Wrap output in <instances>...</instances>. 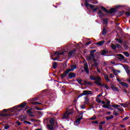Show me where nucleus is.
<instances>
[{
    "label": "nucleus",
    "instance_id": "obj_28",
    "mask_svg": "<svg viewBox=\"0 0 130 130\" xmlns=\"http://www.w3.org/2000/svg\"><path fill=\"white\" fill-rule=\"evenodd\" d=\"M85 106H86V104L81 105L80 108H81V109H85V108H86Z\"/></svg>",
    "mask_w": 130,
    "mask_h": 130
},
{
    "label": "nucleus",
    "instance_id": "obj_64",
    "mask_svg": "<svg viewBox=\"0 0 130 130\" xmlns=\"http://www.w3.org/2000/svg\"><path fill=\"white\" fill-rule=\"evenodd\" d=\"M128 81L129 82V83H130V79L128 80Z\"/></svg>",
    "mask_w": 130,
    "mask_h": 130
},
{
    "label": "nucleus",
    "instance_id": "obj_24",
    "mask_svg": "<svg viewBox=\"0 0 130 130\" xmlns=\"http://www.w3.org/2000/svg\"><path fill=\"white\" fill-rule=\"evenodd\" d=\"M114 116L113 115L110 116L109 117H106V119L107 120H109L110 119H112L113 118Z\"/></svg>",
    "mask_w": 130,
    "mask_h": 130
},
{
    "label": "nucleus",
    "instance_id": "obj_56",
    "mask_svg": "<svg viewBox=\"0 0 130 130\" xmlns=\"http://www.w3.org/2000/svg\"><path fill=\"white\" fill-rule=\"evenodd\" d=\"M110 78H113V76H112V74H110Z\"/></svg>",
    "mask_w": 130,
    "mask_h": 130
},
{
    "label": "nucleus",
    "instance_id": "obj_6",
    "mask_svg": "<svg viewBox=\"0 0 130 130\" xmlns=\"http://www.w3.org/2000/svg\"><path fill=\"white\" fill-rule=\"evenodd\" d=\"M92 94V91L90 90H84L83 93L79 94V97H82V96H85L86 95H90Z\"/></svg>",
    "mask_w": 130,
    "mask_h": 130
},
{
    "label": "nucleus",
    "instance_id": "obj_43",
    "mask_svg": "<svg viewBox=\"0 0 130 130\" xmlns=\"http://www.w3.org/2000/svg\"><path fill=\"white\" fill-rule=\"evenodd\" d=\"M84 84H85V85H91V83H88V82H87V81H85L84 82Z\"/></svg>",
    "mask_w": 130,
    "mask_h": 130
},
{
    "label": "nucleus",
    "instance_id": "obj_9",
    "mask_svg": "<svg viewBox=\"0 0 130 130\" xmlns=\"http://www.w3.org/2000/svg\"><path fill=\"white\" fill-rule=\"evenodd\" d=\"M124 70H125L127 75H128V76H129V77H130V71H129V67H128V66H125L124 68Z\"/></svg>",
    "mask_w": 130,
    "mask_h": 130
},
{
    "label": "nucleus",
    "instance_id": "obj_61",
    "mask_svg": "<svg viewBox=\"0 0 130 130\" xmlns=\"http://www.w3.org/2000/svg\"><path fill=\"white\" fill-rule=\"evenodd\" d=\"M117 80L118 82H120V80L118 79V78H117Z\"/></svg>",
    "mask_w": 130,
    "mask_h": 130
},
{
    "label": "nucleus",
    "instance_id": "obj_63",
    "mask_svg": "<svg viewBox=\"0 0 130 130\" xmlns=\"http://www.w3.org/2000/svg\"><path fill=\"white\" fill-rule=\"evenodd\" d=\"M35 130H41V129H35Z\"/></svg>",
    "mask_w": 130,
    "mask_h": 130
},
{
    "label": "nucleus",
    "instance_id": "obj_10",
    "mask_svg": "<svg viewBox=\"0 0 130 130\" xmlns=\"http://www.w3.org/2000/svg\"><path fill=\"white\" fill-rule=\"evenodd\" d=\"M75 53H76V50H73L69 53L68 55L69 57H71V56H74V55H75Z\"/></svg>",
    "mask_w": 130,
    "mask_h": 130
},
{
    "label": "nucleus",
    "instance_id": "obj_48",
    "mask_svg": "<svg viewBox=\"0 0 130 130\" xmlns=\"http://www.w3.org/2000/svg\"><path fill=\"white\" fill-rule=\"evenodd\" d=\"M126 119H128V117H125L123 119V120H126Z\"/></svg>",
    "mask_w": 130,
    "mask_h": 130
},
{
    "label": "nucleus",
    "instance_id": "obj_52",
    "mask_svg": "<svg viewBox=\"0 0 130 130\" xmlns=\"http://www.w3.org/2000/svg\"><path fill=\"white\" fill-rule=\"evenodd\" d=\"M92 123H96V124H98V121H93V122H92Z\"/></svg>",
    "mask_w": 130,
    "mask_h": 130
},
{
    "label": "nucleus",
    "instance_id": "obj_62",
    "mask_svg": "<svg viewBox=\"0 0 130 130\" xmlns=\"http://www.w3.org/2000/svg\"><path fill=\"white\" fill-rule=\"evenodd\" d=\"M6 110H7L4 109V110H3V111H6Z\"/></svg>",
    "mask_w": 130,
    "mask_h": 130
},
{
    "label": "nucleus",
    "instance_id": "obj_53",
    "mask_svg": "<svg viewBox=\"0 0 130 130\" xmlns=\"http://www.w3.org/2000/svg\"><path fill=\"white\" fill-rule=\"evenodd\" d=\"M100 103H101L102 104H104H104H105V102L101 101V102Z\"/></svg>",
    "mask_w": 130,
    "mask_h": 130
},
{
    "label": "nucleus",
    "instance_id": "obj_1",
    "mask_svg": "<svg viewBox=\"0 0 130 130\" xmlns=\"http://www.w3.org/2000/svg\"><path fill=\"white\" fill-rule=\"evenodd\" d=\"M90 80H95V81L94 82V84H96L98 86H99L100 87L102 86V83H101L102 79H101V77H100L99 76H90Z\"/></svg>",
    "mask_w": 130,
    "mask_h": 130
},
{
    "label": "nucleus",
    "instance_id": "obj_12",
    "mask_svg": "<svg viewBox=\"0 0 130 130\" xmlns=\"http://www.w3.org/2000/svg\"><path fill=\"white\" fill-rule=\"evenodd\" d=\"M84 104H89L90 103V100L88 99V97L85 96L84 98Z\"/></svg>",
    "mask_w": 130,
    "mask_h": 130
},
{
    "label": "nucleus",
    "instance_id": "obj_45",
    "mask_svg": "<svg viewBox=\"0 0 130 130\" xmlns=\"http://www.w3.org/2000/svg\"><path fill=\"white\" fill-rule=\"evenodd\" d=\"M116 47H118V48H120V46L118 44H117L116 45Z\"/></svg>",
    "mask_w": 130,
    "mask_h": 130
},
{
    "label": "nucleus",
    "instance_id": "obj_16",
    "mask_svg": "<svg viewBox=\"0 0 130 130\" xmlns=\"http://www.w3.org/2000/svg\"><path fill=\"white\" fill-rule=\"evenodd\" d=\"M112 107H114V108H117L118 110L121 111V109L118 108L119 107H120V106L118 105H114L112 106Z\"/></svg>",
    "mask_w": 130,
    "mask_h": 130
},
{
    "label": "nucleus",
    "instance_id": "obj_19",
    "mask_svg": "<svg viewBox=\"0 0 130 130\" xmlns=\"http://www.w3.org/2000/svg\"><path fill=\"white\" fill-rule=\"evenodd\" d=\"M120 84H121L122 86H124V87H126L127 88L128 87V84L124 82H120Z\"/></svg>",
    "mask_w": 130,
    "mask_h": 130
},
{
    "label": "nucleus",
    "instance_id": "obj_39",
    "mask_svg": "<svg viewBox=\"0 0 130 130\" xmlns=\"http://www.w3.org/2000/svg\"><path fill=\"white\" fill-rule=\"evenodd\" d=\"M103 35H105V34H106V29L105 28H104L103 30Z\"/></svg>",
    "mask_w": 130,
    "mask_h": 130
},
{
    "label": "nucleus",
    "instance_id": "obj_5",
    "mask_svg": "<svg viewBox=\"0 0 130 130\" xmlns=\"http://www.w3.org/2000/svg\"><path fill=\"white\" fill-rule=\"evenodd\" d=\"M73 114V111L71 110H69L65 112V113L63 114L62 118L63 119L66 118H68L70 114Z\"/></svg>",
    "mask_w": 130,
    "mask_h": 130
},
{
    "label": "nucleus",
    "instance_id": "obj_30",
    "mask_svg": "<svg viewBox=\"0 0 130 130\" xmlns=\"http://www.w3.org/2000/svg\"><path fill=\"white\" fill-rule=\"evenodd\" d=\"M118 56H119V58H120V59H124V56H123L121 54H118Z\"/></svg>",
    "mask_w": 130,
    "mask_h": 130
},
{
    "label": "nucleus",
    "instance_id": "obj_40",
    "mask_svg": "<svg viewBox=\"0 0 130 130\" xmlns=\"http://www.w3.org/2000/svg\"><path fill=\"white\" fill-rule=\"evenodd\" d=\"M27 113H28V114H31V113H32V112H31V110H28L27 111H26Z\"/></svg>",
    "mask_w": 130,
    "mask_h": 130
},
{
    "label": "nucleus",
    "instance_id": "obj_35",
    "mask_svg": "<svg viewBox=\"0 0 130 130\" xmlns=\"http://www.w3.org/2000/svg\"><path fill=\"white\" fill-rule=\"evenodd\" d=\"M124 55H125V56H126L127 57H128V56H129V54H128V52H124Z\"/></svg>",
    "mask_w": 130,
    "mask_h": 130
},
{
    "label": "nucleus",
    "instance_id": "obj_34",
    "mask_svg": "<svg viewBox=\"0 0 130 130\" xmlns=\"http://www.w3.org/2000/svg\"><path fill=\"white\" fill-rule=\"evenodd\" d=\"M96 102H98V103H101V100H100L99 98H97L96 99Z\"/></svg>",
    "mask_w": 130,
    "mask_h": 130
},
{
    "label": "nucleus",
    "instance_id": "obj_2",
    "mask_svg": "<svg viewBox=\"0 0 130 130\" xmlns=\"http://www.w3.org/2000/svg\"><path fill=\"white\" fill-rule=\"evenodd\" d=\"M67 52V51H64L62 52H55L54 54L53 55L52 57V59L53 60H57V58H58V57H59L60 55H63V54H64V53ZM57 57V58H53V57Z\"/></svg>",
    "mask_w": 130,
    "mask_h": 130
},
{
    "label": "nucleus",
    "instance_id": "obj_57",
    "mask_svg": "<svg viewBox=\"0 0 130 130\" xmlns=\"http://www.w3.org/2000/svg\"><path fill=\"white\" fill-rule=\"evenodd\" d=\"M127 106V105H123V107H126Z\"/></svg>",
    "mask_w": 130,
    "mask_h": 130
},
{
    "label": "nucleus",
    "instance_id": "obj_17",
    "mask_svg": "<svg viewBox=\"0 0 130 130\" xmlns=\"http://www.w3.org/2000/svg\"><path fill=\"white\" fill-rule=\"evenodd\" d=\"M98 15L99 17H103V16H104V13H102V12H101V11H99V12L98 13Z\"/></svg>",
    "mask_w": 130,
    "mask_h": 130
},
{
    "label": "nucleus",
    "instance_id": "obj_58",
    "mask_svg": "<svg viewBox=\"0 0 130 130\" xmlns=\"http://www.w3.org/2000/svg\"><path fill=\"white\" fill-rule=\"evenodd\" d=\"M111 63H112V64H114V63H115L114 62V61H111Z\"/></svg>",
    "mask_w": 130,
    "mask_h": 130
},
{
    "label": "nucleus",
    "instance_id": "obj_18",
    "mask_svg": "<svg viewBox=\"0 0 130 130\" xmlns=\"http://www.w3.org/2000/svg\"><path fill=\"white\" fill-rule=\"evenodd\" d=\"M107 53H108V51H107V50H102V54L103 55H105V54H107Z\"/></svg>",
    "mask_w": 130,
    "mask_h": 130
},
{
    "label": "nucleus",
    "instance_id": "obj_46",
    "mask_svg": "<svg viewBox=\"0 0 130 130\" xmlns=\"http://www.w3.org/2000/svg\"><path fill=\"white\" fill-rule=\"evenodd\" d=\"M105 123H106L105 121H102L100 123V124H104Z\"/></svg>",
    "mask_w": 130,
    "mask_h": 130
},
{
    "label": "nucleus",
    "instance_id": "obj_54",
    "mask_svg": "<svg viewBox=\"0 0 130 130\" xmlns=\"http://www.w3.org/2000/svg\"><path fill=\"white\" fill-rule=\"evenodd\" d=\"M121 7H122V6H120V5H118V6H117L116 7V8H121Z\"/></svg>",
    "mask_w": 130,
    "mask_h": 130
},
{
    "label": "nucleus",
    "instance_id": "obj_44",
    "mask_svg": "<svg viewBox=\"0 0 130 130\" xmlns=\"http://www.w3.org/2000/svg\"><path fill=\"white\" fill-rule=\"evenodd\" d=\"M98 9H99V8H95L94 9H93V12H96L97 11V10H98Z\"/></svg>",
    "mask_w": 130,
    "mask_h": 130
},
{
    "label": "nucleus",
    "instance_id": "obj_31",
    "mask_svg": "<svg viewBox=\"0 0 130 130\" xmlns=\"http://www.w3.org/2000/svg\"><path fill=\"white\" fill-rule=\"evenodd\" d=\"M114 12H115V9L114 8H112L110 9V14L112 13H114Z\"/></svg>",
    "mask_w": 130,
    "mask_h": 130
},
{
    "label": "nucleus",
    "instance_id": "obj_11",
    "mask_svg": "<svg viewBox=\"0 0 130 130\" xmlns=\"http://www.w3.org/2000/svg\"><path fill=\"white\" fill-rule=\"evenodd\" d=\"M68 77L69 78H70V79H72V78H75L76 77V74L74 73H70L69 75H68Z\"/></svg>",
    "mask_w": 130,
    "mask_h": 130
},
{
    "label": "nucleus",
    "instance_id": "obj_26",
    "mask_svg": "<svg viewBox=\"0 0 130 130\" xmlns=\"http://www.w3.org/2000/svg\"><path fill=\"white\" fill-rule=\"evenodd\" d=\"M47 127L49 129H53V125H47Z\"/></svg>",
    "mask_w": 130,
    "mask_h": 130
},
{
    "label": "nucleus",
    "instance_id": "obj_7",
    "mask_svg": "<svg viewBox=\"0 0 130 130\" xmlns=\"http://www.w3.org/2000/svg\"><path fill=\"white\" fill-rule=\"evenodd\" d=\"M82 118L83 113H81L79 114L78 118L75 122V125H79V124H80V121H81V119H82Z\"/></svg>",
    "mask_w": 130,
    "mask_h": 130
},
{
    "label": "nucleus",
    "instance_id": "obj_15",
    "mask_svg": "<svg viewBox=\"0 0 130 130\" xmlns=\"http://www.w3.org/2000/svg\"><path fill=\"white\" fill-rule=\"evenodd\" d=\"M104 42H105V41H101V42L97 43L96 45H99V46H102V45L104 44Z\"/></svg>",
    "mask_w": 130,
    "mask_h": 130
},
{
    "label": "nucleus",
    "instance_id": "obj_20",
    "mask_svg": "<svg viewBox=\"0 0 130 130\" xmlns=\"http://www.w3.org/2000/svg\"><path fill=\"white\" fill-rule=\"evenodd\" d=\"M104 76V78L107 82H109L110 81L109 80V79L108 78V76L107 75L105 74Z\"/></svg>",
    "mask_w": 130,
    "mask_h": 130
},
{
    "label": "nucleus",
    "instance_id": "obj_36",
    "mask_svg": "<svg viewBox=\"0 0 130 130\" xmlns=\"http://www.w3.org/2000/svg\"><path fill=\"white\" fill-rule=\"evenodd\" d=\"M90 120H95L96 119V116H93L92 117L90 118Z\"/></svg>",
    "mask_w": 130,
    "mask_h": 130
},
{
    "label": "nucleus",
    "instance_id": "obj_22",
    "mask_svg": "<svg viewBox=\"0 0 130 130\" xmlns=\"http://www.w3.org/2000/svg\"><path fill=\"white\" fill-rule=\"evenodd\" d=\"M50 123L51 125H54V119L52 118L50 120Z\"/></svg>",
    "mask_w": 130,
    "mask_h": 130
},
{
    "label": "nucleus",
    "instance_id": "obj_51",
    "mask_svg": "<svg viewBox=\"0 0 130 130\" xmlns=\"http://www.w3.org/2000/svg\"><path fill=\"white\" fill-rule=\"evenodd\" d=\"M107 104L110 105L109 104H110V101H107Z\"/></svg>",
    "mask_w": 130,
    "mask_h": 130
},
{
    "label": "nucleus",
    "instance_id": "obj_38",
    "mask_svg": "<svg viewBox=\"0 0 130 130\" xmlns=\"http://www.w3.org/2000/svg\"><path fill=\"white\" fill-rule=\"evenodd\" d=\"M111 47L112 48V49H116V46L114 45H112L111 46Z\"/></svg>",
    "mask_w": 130,
    "mask_h": 130
},
{
    "label": "nucleus",
    "instance_id": "obj_49",
    "mask_svg": "<svg viewBox=\"0 0 130 130\" xmlns=\"http://www.w3.org/2000/svg\"><path fill=\"white\" fill-rule=\"evenodd\" d=\"M99 129L100 130H103V129L102 128V125H99Z\"/></svg>",
    "mask_w": 130,
    "mask_h": 130
},
{
    "label": "nucleus",
    "instance_id": "obj_3",
    "mask_svg": "<svg viewBox=\"0 0 130 130\" xmlns=\"http://www.w3.org/2000/svg\"><path fill=\"white\" fill-rule=\"evenodd\" d=\"M96 51L95 50H91L90 51V55L89 56H86V59L88 61L90 60H93V61H96V59H94V52H95Z\"/></svg>",
    "mask_w": 130,
    "mask_h": 130
},
{
    "label": "nucleus",
    "instance_id": "obj_32",
    "mask_svg": "<svg viewBox=\"0 0 130 130\" xmlns=\"http://www.w3.org/2000/svg\"><path fill=\"white\" fill-rule=\"evenodd\" d=\"M77 81L78 82L79 84H80V85H83V83H82L83 80H82V79H78Z\"/></svg>",
    "mask_w": 130,
    "mask_h": 130
},
{
    "label": "nucleus",
    "instance_id": "obj_23",
    "mask_svg": "<svg viewBox=\"0 0 130 130\" xmlns=\"http://www.w3.org/2000/svg\"><path fill=\"white\" fill-rule=\"evenodd\" d=\"M26 106V103H24L18 106V107H21V108H24Z\"/></svg>",
    "mask_w": 130,
    "mask_h": 130
},
{
    "label": "nucleus",
    "instance_id": "obj_60",
    "mask_svg": "<svg viewBox=\"0 0 130 130\" xmlns=\"http://www.w3.org/2000/svg\"><path fill=\"white\" fill-rule=\"evenodd\" d=\"M34 104L36 105V104H40V103H34Z\"/></svg>",
    "mask_w": 130,
    "mask_h": 130
},
{
    "label": "nucleus",
    "instance_id": "obj_25",
    "mask_svg": "<svg viewBox=\"0 0 130 130\" xmlns=\"http://www.w3.org/2000/svg\"><path fill=\"white\" fill-rule=\"evenodd\" d=\"M110 106V105H108V104H106V105L104 104L103 106V107L104 108H109V107Z\"/></svg>",
    "mask_w": 130,
    "mask_h": 130
},
{
    "label": "nucleus",
    "instance_id": "obj_47",
    "mask_svg": "<svg viewBox=\"0 0 130 130\" xmlns=\"http://www.w3.org/2000/svg\"><path fill=\"white\" fill-rule=\"evenodd\" d=\"M125 15L126 16H130V12H126Z\"/></svg>",
    "mask_w": 130,
    "mask_h": 130
},
{
    "label": "nucleus",
    "instance_id": "obj_55",
    "mask_svg": "<svg viewBox=\"0 0 130 130\" xmlns=\"http://www.w3.org/2000/svg\"><path fill=\"white\" fill-rule=\"evenodd\" d=\"M101 96H102V94H100L98 95V98H99V97H100Z\"/></svg>",
    "mask_w": 130,
    "mask_h": 130
},
{
    "label": "nucleus",
    "instance_id": "obj_42",
    "mask_svg": "<svg viewBox=\"0 0 130 130\" xmlns=\"http://www.w3.org/2000/svg\"><path fill=\"white\" fill-rule=\"evenodd\" d=\"M116 41L119 42V43H122V42L121 41V40L117 39Z\"/></svg>",
    "mask_w": 130,
    "mask_h": 130
},
{
    "label": "nucleus",
    "instance_id": "obj_27",
    "mask_svg": "<svg viewBox=\"0 0 130 130\" xmlns=\"http://www.w3.org/2000/svg\"><path fill=\"white\" fill-rule=\"evenodd\" d=\"M57 67V63H56V62H54L53 63V69H56Z\"/></svg>",
    "mask_w": 130,
    "mask_h": 130
},
{
    "label": "nucleus",
    "instance_id": "obj_14",
    "mask_svg": "<svg viewBox=\"0 0 130 130\" xmlns=\"http://www.w3.org/2000/svg\"><path fill=\"white\" fill-rule=\"evenodd\" d=\"M111 88L113 90V91H118L117 87H115L113 84L111 85Z\"/></svg>",
    "mask_w": 130,
    "mask_h": 130
},
{
    "label": "nucleus",
    "instance_id": "obj_37",
    "mask_svg": "<svg viewBox=\"0 0 130 130\" xmlns=\"http://www.w3.org/2000/svg\"><path fill=\"white\" fill-rule=\"evenodd\" d=\"M24 123L25 124H31V122H29V121H24Z\"/></svg>",
    "mask_w": 130,
    "mask_h": 130
},
{
    "label": "nucleus",
    "instance_id": "obj_50",
    "mask_svg": "<svg viewBox=\"0 0 130 130\" xmlns=\"http://www.w3.org/2000/svg\"><path fill=\"white\" fill-rule=\"evenodd\" d=\"M92 4H98V2H97V1H95V2H92Z\"/></svg>",
    "mask_w": 130,
    "mask_h": 130
},
{
    "label": "nucleus",
    "instance_id": "obj_21",
    "mask_svg": "<svg viewBox=\"0 0 130 130\" xmlns=\"http://www.w3.org/2000/svg\"><path fill=\"white\" fill-rule=\"evenodd\" d=\"M102 87H104V88L107 89V90H108V89H109V87H108V86H107V85L104 83H103V84L102 83Z\"/></svg>",
    "mask_w": 130,
    "mask_h": 130
},
{
    "label": "nucleus",
    "instance_id": "obj_29",
    "mask_svg": "<svg viewBox=\"0 0 130 130\" xmlns=\"http://www.w3.org/2000/svg\"><path fill=\"white\" fill-rule=\"evenodd\" d=\"M101 8L104 12H106V13H109L108 10H106V8H104L103 6H101Z\"/></svg>",
    "mask_w": 130,
    "mask_h": 130
},
{
    "label": "nucleus",
    "instance_id": "obj_13",
    "mask_svg": "<svg viewBox=\"0 0 130 130\" xmlns=\"http://www.w3.org/2000/svg\"><path fill=\"white\" fill-rule=\"evenodd\" d=\"M84 71H85L86 74H89L88 67V64H85L84 66Z\"/></svg>",
    "mask_w": 130,
    "mask_h": 130
},
{
    "label": "nucleus",
    "instance_id": "obj_41",
    "mask_svg": "<svg viewBox=\"0 0 130 130\" xmlns=\"http://www.w3.org/2000/svg\"><path fill=\"white\" fill-rule=\"evenodd\" d=\"M16 124H17V125H21V122H20L19 121H17L16 122Z\"/></svg>",
    "mask_w": 130,
    "mask_h": 130
},
{
    "label": "nucleus",
    "instance_id": "obj_59",
    "mask_svg": "<svg viewBox=\"0 0 130 130\" xmlns=\"http://www.w3.org/2000/svg\"><path fill=\"white\" fill-rule=\"evenodd\" d=\"M2 116H7V115H6V114H3V115H2Z\"/></svg>",
    "mask_w": 130,
    "mask_h": 130
},
{
    "label": "nucleus",
    "instance_id": "obj_4",
    "mask_svg": "<svg viewBox=\"0 0 130 130\" xmlns=\"http://www.w3.org/2000/svg\"><path fill=\"white\" fill-rule=\"evenodd\" d=\"M70 68H71L65 71V75H68L70 72H73L74 70H76V69H77V66L76 64L72 65L70 66Z\"/></svg>",
    "mask_w": 130,
    "mask_h": 130
},
{
    "label": "nucleus",
    "instance_id": "obj_33",
    "mask_svg": "<svg viewBox=\"0 0 130 130\" xmlns=\"http://www.w3.org/2000/svg\"><path fill=\"white\" fill-rule=\"evenodd\" d=\"M5 129H9V128H10V125H8V124H6L5 125Z\"/></svg>",
    "mask_w": 130,
    "mask_h": 130
},
{
    "label": "nucleus",
    "instance_id": "obj_8",
    "mask_svg": "<svg viewBox=\"0 0 130 130\" xmlns=\"http://www.w3.org/2000/svg\"><path fill=\"white\" fill-rule=\"evenodd\" d=\"M85 6L86 8H89L90 9H93L94 7L93 5L89 4L87 1L85 3Z\"/></svg>",
    "mask_w": 130,
    "mask_h": 130
}]
</instances>
